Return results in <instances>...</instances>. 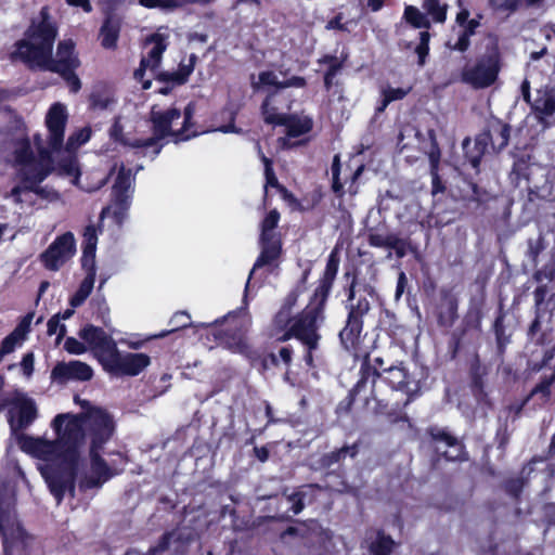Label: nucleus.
Here are the masks:
<instances>
[{"instance_id":"nucleus-1","label":"nucleus","mask_w":555,"mask_h":555,"mask_svg":"<svg viewBox=\"0 0 555 555\" xmlns=\"http://www.w3.org/2000/svg\"><path fill=\"white\" fill-rule=\"evenodd\" d=\"M74 402L81 408L80 413H60L51 421L50 427L55 434L54 441L16 434L17 444L23 452L48 463H57L65 470L66 476L62 481L55 477H48L50 490L57 501L65 491H74V480L79 478L82 454L87 446L91 462L90 470L80 477V487L99 488L114 475L100 456V451L115 431L113 416L106 410L78 396L74 398Z\"/></svg>"},{"instance_id":"nucleus-2","label":"nucleus","mask_w":555,"mask_h":555,"mask_svg":"<svg viewBox=\"0 0 555 555\" xmlns=\"http://www.w3.org/2000/svg\"><path fill=\"white\" fill-rule=\"evenodd\" d=\"M55 37L56 28L49 18L47 10L42 9L39 20L33 22L26 38L16 43V51L13 55L33 67L37 66L51 72L76 68L79 61L75 54L72 40L61 41L55 56L52 55Z\"/></svg>"},{"instance_id":"nucleus-3","label":"nucleus","mask_w":555,"mask_h":555,"mask_svg":"<svg viewBox=\"0 0 555 555\" xmlns=\"http://www.w3.org/2000/svg\"><path fill=\"white\" fill-rule=\"evenodd\" d=\"M193 113L194 107L191 104L185 107L183 115L177 108L158 111L153 107L151 112L153 137L145 140L131 139L127 131L129 121L118 117L111 129V137L124 145L140 149L143 156H150L153 159L163 147L162 140L179 142L192 137L186 133V130Z\"/></svg>"},{"instance_id":"nucleus-4","label":"nucleus","mask_w":555,"mask_h":555,"mask_svg":"<svg viewBox=\"0 0 555 555\" xmlns=\"http://www.w3.org/2000/svg\"><path fill=\"white\" fill-rule=\"evenodd\" d=\"M13 162L18 167V175L22 184L14 186L8 197L15 204L31 206L36 195L43 190L39 186L50 172L51 159L49 153L38 142V156H36L28 139H21L15 142L13 150Z\"/></svg>"},{"instance_id":"nucleus-5","label":"nucleus","mask_w":555,"mask_h":555,"mask_svg":"<svg viewBox=\"0 0 555 555\" xmlns=\"http://www.w3.org/2000/svg\"><path fill=\"white\" fill-rule=\"evenodd\" d=\"M296 299L295 294L288 295L284 305L275 315L274 324L276 327L283 330L289 325L288 331L278 337V339L285 341L291 337H295L300 340L308 348L305 360L308 365H312L313 359L311 351L318 347L320 339L318 327L323 320L322 305L307 306L300 314L292 318V309Z\"/></svg>"},{"instance_id":"nucleus-6","label":"nucleus","mask_w":555,"mask_h":555,"mask_svg":"<svg viewBox=\"0 0 555 555\" xmlns=\"http://www.w3.org/2000/svg\"><path fill=\"white\" fill-rule=\"evenodd\" d=\"M169 38L170 30L162 27L145 39L141 64L134 72V77L142 82L143 89H149L152 83L151 79L157 75L162 55L168 47Z\"/></svg>"},{"instance_id":"nucleus-7","label":"nucleus","mask_w":555,"mask_h":555,"mask_svg":"<svg viewBox=\"0 0 555 555\" xmlns=\"http://www.w3.org/2000/svg\"><path fill=\"white\" fill-rule=\"evenodd\" d=\"M177 524L181 525L182 522ZM196 540H198V533L192 526H178L173 530L165 532L158 542L151 546L145 554L135 548H130L125 555H164L165 553L185 555L191 544Z\"/></svg>"},{"instance_id":"nucleus-8","label":"nucleus","mask_w":555,"mask_h":555,"mask_svg":"<svg viewBox=\"0 0 555 555\" xmlns=\"http://www.w3.org/2000/svg\"><path fill=\"white\" fill-rule=\"evenodd\" d=\"M280 220V214L271 210L261 223V254L256 260L249 278L260 268L268 267L272 270L276 267V261L281 254V241L275 232Z\"/></svg>"},{"instance_id":"nucleus-9","label":"nucleus","mask_w":555,"mask_h":555,"mask_svg":"<svg viewBox=\"0 0 555 555\" xmlns=\"http://www.w3.org/2000/svg\"><path fill=\"white\" fill-rule=\"evenodd\" d=\"M67 106L61 102L53 103L47 111L44 116V126L47 128V147L43 146L42 139L39 134L35 135V145L38 150V142L50 154L61 149L64 142L65 128L68 121ZM51 159V157L49 156Z\"/></svg>"},{"instance_id":"nucleus-10","label":"nucleus","mask_w":555,"mask_h":555,"mask_svg":"<svg viewBox=\"0 0 555 555\" xmlns=\"http://www.w3.org/2000/svg\"><path fill=\"white\" fill-rule=\"evenodd\" d=\"M499 72V56L492 53L480 57L472 65H467L462 72V80L475 89H483L495 82Z\"/></svg>"},{"instance_id":"nucleus-11","label":"nucleus","mask_w":555,"mask_h":555,"mask_svg":"<svg viewBox=\"0 0 555 555\" xmlns=\"http://www.w3.org/2000/svg\"><path fill=\"white\" fill-rule=\"evenodd\" d=\"M9 423L16 436L17 431L30 426L38 417L36 401L27 393L16 390L9 400Z\"/></svg>"},{"instance_id":"nucleus-12","label":"nucleus","mask_w":555,"mask_h":555,"mask_svg":"<svg viewBox=\"0 0 555 555\" xmlns=\"http://www.w3.org/2000/svg\"><path fill=\"white\" fill-rule=\"evenodd\" d=\"M151 364V357L143 352H121L117 347L105 360L104 371L114 375L137 376Z\"/></svg>"},{"instance_id":"nucleus-13","label":"nucleus","mask_w":555,"mask_h":555,"mask_svg":"<svg viewBox=\"0 0 555 555\" xmlns=\"http://www.w3.org/2000/svg\"><path fill=\"white\" fill-rule=\"evenodd\" d=\"M75 237L70 232L57 236L40 255L44 268L50 271H59L75 254Z\"/></svg>"},{"instance_id":"nucleus-14","label":"nucleus","mask_w":555,"mask_h":555,"mask_svg":"<svg viewBox=\"0 0 555 555\" xmlns=\"http://www.w3.org/2000/svg\"><path fill=\"white\" fill-rule=\"evenodd\" d=\"M23 522H0L4 555H30L31 535L22 526Z\"/></svg>"},{"instance_id":"nucleus-15","label":"nucleus","mask_w":555,"mask_h":555,"mask_svg":"<svg viewBox=\"0 0 555 555\" xmlns=\"http://www.w3.org/2000/svg\"><path fill=\"white\" fill-rule=\"evenodd\" d=\"M57 169L60 175L68 177L73 184L77 185L78 188L86 192L98 191L107 181L106 175L101 172H93L91 175H87L83 178V180H80V170L77 159L72 155L61 160Z\"/></svg>"},{"instance_id":"nucleus-16","label":"nucleus","mask_w":555,"mask_h":555,"mask_svg":"<svg viewBox=\"0 0 555 555\" xmlns=\"http://www.w3.org/2000/svg\"><path fill=\"white\" fill-rule=\"evenodd\" d=\"M79 336L95 352L102 366L117 346L116 341L104 330L93 325L83 327Z\"/></svg>"},{"instance_id":"nucleus-17","label":"nucleus","mask_w":555,"mask_h":555,"mask_svg":"<svg viewBox=\"0 0 555 555\" xmlns=\"http://www.w3.org/2000/svg\"><path fill=\"white\" fill-rule=\"evenodd\" d=\"M93 375L90 365L81 361H70L57 363L52 370L51 377L59 383H65L70 379L89 380Z\"/></svg>"},{"instance_id":"nucleus-18","label":"nucleus","mask_w":555,"mask_h":555,"mask_svg":"<svg viewBox=\"0 0 555 555\" xmlns=\"http://www.w3.org/2000/svg\"><path fill=\"white\" fill-rule=\"evenodd\" d=\"M385 380L392 389L402 391L408 396L406 402L418 390L417 383L412 379L403 366H391L385 371Z\"/></svg>"},{"instance_id":"nucleus-19","label":"nucleus","mask_w":555,"mask_h":555,"mask_svg":"<svg viewBox=\"0 0 555 555\" xmlns=\"http://www.w3.org/2000/svg\"><path fill=\"white\" fill-rule=\"evenodd\" d=\"M431 437L438 443L436 449L442 453L447 460L457 461L463 459V446L455 438L442 429H431Z\"/></svg>"},{"instance_id":"nucleus-20","label":"nucleus","mask_w":555,"mask_h":555,"mask_svg":"<svg viewBox=\"0 0 555 555\" xmlns=\"http://www.w3.org/2000/svg\"><path fill=\"white\" fill-rule=\"evenodd\" d=\"M33 319V313L26 314L20 321L14 331L2 340L0 347V358L13 352L16 347L23 344V341L26 339L27 334L30 331Z\"/></svg>"},{"instance_id":"nucleus-21","label":"nucleus","mask_w":555,"mask_h":555,"mask_svg":"<svg viewBox=\"0 0 555 555\" xmlns=\"http://www.w3.org/2000/svg\"><path fill=\"white\" fill-rule=\"evenodd\" d=\"M511 128L508 125L496 120L490 125L487 133L480 135L476 142L477 144L487 145L488 141L491 143L493 150L501 151L504 149L509 140Z\"/></svg>"},{"instance_id":"nucleus-22","label":"nucleus","mask_w":555,"mask_h":555,"mask_svg":"<svg viewBox=\"0 0 555 555\" xmlns=\"http://www.w3.org/2000/svg\"><path fill=\"white\" fill-rule=\"evenodd\" d=\"M286 128V137L279 140L282 147H291L294 144L292 139L309 132L312 128V121L308 117L285 116V122L281 124Z\"/></svg>"},{"instance_id":"nucleus-23","label":"nucleus","mask_w":555,"mask_h":555,"mask_svg":"<svg viewBox=\"0 0 555 555\" xmlns=\"http://www.w3.org/2000/svg\"><path fill=\"white\" fill-rule=\"evenodd\" d=\"M130 204V195L113 196V202L102 210L101 218H113L117 224H120L127 217Z\"/></svg>"},{"instance_id":"nucleus-24","label":"nucleus","mask_w":555,"mask_h":555,"mask_svg":"<svg viewBox=\"0 0 555 555\" xmlns=\"http://www.w3.org/2000/svg\"><path fill=\"white\" fill-rule=\"evenodd\" d=\"M86 268L88 269V273L86 278L81 281L77 292L72 296L69 300V304L73 308L81 306L85 302V300L89 297L94 286L95 268L94 266H88Z\"/></svg>"},{"instance_id":"nucleus-25","label":"nucleus","mask_w":555,"mask_h":555,"mask_svg":"<svg viewBox=\"0 0 555 555\" xmlns=\"http://www.w3.org/2000/svg\"><path fill=\"white\" fill-rule=\"evenodd\" d=\"M133 182L134 178L132 177L131 170L126 169L121 164L113 184V196L130 195V198H132Z\"/></svg>"},{"instance_id":"nucleus-26","label":"nucleus","mask_w":555,"mask_h":555,"mask_svg":"<svg viewBox=\"0 0 555 555\" xmlns=\"http://www.w3.org/2000/svg\"><path fill=\"white\" fill-rule=\"evenodd\" d=\"M98 243V234L96 229L93 225H89L86 228L83 233V255H82V266L88 267L94 266L95 250Z\"/></svg>"},{"instance_id":"nucleus-27","label":"nucleus","mask_w":555,"mask_h":555,"mask_svg":"<svg viewBox=\"0 0 555 555\" xmlns=\"http://www.w3.org/2000/svg\"><path fill=\"white\" fill-rule=\"evenodd\" d=\"M397 546L395 540L384 532L378 530L375 539L369 545L371 555H391Z\"/></svg>"},{"instance_id":"nucleus-28","label":"nucleus","mask_w":555,"mask_h":555,"mask_svg":"<svg viewBox=\"0 0 555 555\" xmlns=\"http://www.w3.org/2000/svg\"><path fill=\"white\" fill-rule=\"evenodd\" d=\"M533 109L541 121H544L547 117H552L555 114V92L545 91L540 94L534 101Z\"/></svg>"},{"instance_id":"nucleus-29","label":"nucleus","mask_w":555,"mask_h":555,"mask_svg":"<svg viewBox=\"0 0 555 555\" xmlns=\"http://www.w3.org/2000/svg\"><path fill=\"white\" fill-rule=\"evenodd\" d=\"M251 87L255 91L267 90L269 88L281 89L282 81L272 70L260 72L257 76H251Z\"/></svg>"},{"instance_id":"nucleus-30","label":"nucleus","mask_w":555,"mask_h":555,"mask_svg":"<svg viewBox=\"0 0 555 555\" xmlns=\"http://www.w3.org/2000/svg\"><path fill=\"white\" fill-rule=\"evenodd\" d=\"M411 88H393L390 86L384 87L380 90L382 100L379 105L376 107L377 113H382L386 107L393 101L402 100L409 94Z\"/></svg>"},{"instance_id":"nucleus-31","label":"nucleus","mask_w":555,"mask_h":555,"mask_svg":"<svg viewBox=\"0 0 555 555\" xmlns=\"http://www.w3.org/2000/svg\"><path fill=\"white\" fill-rule=\"evenodd\" d=\"M119 34V25L117 22L113 21L112 18H107L100 33L101 38V44L106 48L111 49L116 46L117 39Z\"/></svg>"},{"instance_id":"nucleus-32","label":"nucleus","mask_w":555,"mask_h":555,"mask_svg":"<svg viewBox=\"0 0 555 555\" xmlns=\"http://www.w3.org/2000/svg\"><path fill=\"white\" fill-rule=\"evenodd\" d=\"M222 344L232 352L249 356V346L243 334H235L222 338Z\"/></svg>"},{"instance_id":"nucleus-33","label":"nucleus","mask_w":555,"mask_h":555,"mask_svg":"<svg viewBox=\"0 0 555 555\" xmlns=\"http://www.w3.org/2000/svg\"><path fill=\"white\" fill-rule=\"evenodd\" d=\"M423 9L435 22L443 23L446 21L447 4L441 3L439 0H425Z\"/></svg>"},{"instance_id":"nucleus-34","label":"nucleus","mask_w":555,"mask_h":555,"mask_svg":"<svg viewBox=\"0 0 555 555\" xmlns=\"http://www.w3.org/2000/svg\"><path fill=\"white\" fill-rule=\"evenodd\" d=\"M214 0H140V4L146 8H173L186 3L207 4Z\"/></svg>"},{"instance_id":"nucleus-35","label":"nucleus","mask_w":555,"mask_h":555,"mask_svg":"<svg viewBox=\"0 0 555 555\" xmlns=\"http://www.w3.org/2000/svg\"><path fill=\"white\" fill-rule=\"evenodd\" d=\"M405 20L416 28H427L429 22L427 17L415 7L408 5L404 10Z\"/></svg>"},{"instance_id":"nucleus-36","label":"nucleus","mask_w":555,"mask_h":555,"mask_svg":"<svg viewBox=\"0 0 555 555\" xmlns=\"http://www.w3.org/2000/svg\"><path fill=\"white\" fill-rule=\"evenodd\" d=\"M91 131L89 128H82L70 134L66 142V150L73 152L89 141Z\"/></svg>"},{"instance_id":"nucleus-37","label":"nucleus","mask_w":555,"mask_h":555,"mask_svg":"<svg viewBox=\"0 0 555 555\" xmlns=\"http://www.w3.org/2000/svg\"><path fill=\"white\" fill-rule=\"evenodd\" d=\"M262 115L267 124L281 125L285 122V115L279 114L276 109L271 106L270 98H268L262 104Z\"/></svg>"},{"instance_id":"nucleus-38","label":"nucleus","mask_w":555,"mask_h":555,"mask_svg":"<svg viewBox=\"0 0 555 555\" xmlns=\"http://www.w3.org/2000/svg\"><path fill=\"white\" fill-rule=\"evenodd\" d=\"M167 335H169V332H160L159 334L150 335L144 338H139L138 336H131L129 338H122L120 340V343L126 345L130 349L138 350V349L142 348L146 341H150V340L156 339V338H164Z\"/></svg>"},{"instance_id":"nucleus-39","label":"nucleus","mask_w":555,"mask_h":555,"mask_svg":"<svg viewBox=\"0 0 555 555\" xmlns=\"http://www.w3.org/2000/svg\"><path fill=\"white\" fill-rule=\"evenodd\" d=\"M195 61L196 56L194 54H192L188 61H183L180 64L178 72L175 74V80L179 83H183L194 70Z\"/></svg>"},{"instance_id":"nucleus-40","label":"nucleus","mask_w":555,"mask_h":555,"mask_svg":"<svg viewBox=\"0 0 555 555\" xmlns=\"http://www.w3.org/2000/svg\"><path fill=\"white\" fill-rule=\"evenodd\" d=\"M338 267H339V258L337 256V251L333 250L330 254L328 259H327V263H326V268H325V272H324V279L328 282H332L337 274Z\"/></svg>"},{"instance_id":"nucleus-41","label":"nucleus","mask_w":555,"mask_h":555,"mask_svg":"<svg viewBox=\"0 0 555 555\" xmlns=\"http://www.w3.org/2000/svg\"><path fill=\"white\" fill-rule=\"evenodd\" d=\"M369 243L374 247H387L396 246V236L395 235H383V234H371L369 237Z\"/></svg>"},{"instance_id":"nucleus-42","label":"nucleus","mask_w":555,"mask_h":555,"mask_svg":"<svg viewBox=\"0 0 555 555\" xmlns=\"http://www.w3.org/2000/svg\"><path fill=\"white\" fill-rule=\"evenodd\" d=\"M258 153L261 157V160L264 165V175H266V188L268 186H276L278 185V179L274 175L273 168H272V162L262 154L260 147H258Z\"/></svg>"},{"instance_id":"nucleus-43","label":"nucleus","mask_w":555,"mask_h":555,"mask_svg":"<svg viewBox=\"0 0 555 555\" xmlns=\"http://www.w3.org/2000/svg\"><path fill=\"white\" fill-rule=\"evenodd\" d=\"M48 334L50 336L56 335L57 341L65 335V325L60 322V315L56 314L48 321Z\"/></svg>"},{"instance_id":"nucleus-44","label":"nucleus","mask_w":555,"mask_h":555,"mask_svg":"<svg viewBox=\"0 0 555 555\" xmlns=\"http://www.w3.org/2000/svg\"><path fill=\"white\" fill-rule=\"evenodd\" d=\"M170 324L172 325V328L168 331L169 334L179 328H183L191 325L189 313H186L185 311L175 313L170 320Z\"/></svg>"},{"instance_id":"nucleus-45","label":"nucleus","mask_w":555,"mask_h":555,"mask_svg":"<svg viewBox=\"0 0 555 555\" xmlns=\"http://www.w3.org/2000/svg\"><path fill=\"white\" fill-rule=\"evenodd\" d=\"M64 348L69 352L74 354H81L87 351V347L85 343L79 341L78 339L74 337H68L65 340Z\"/></svg>"},{"instance_id":"nucleus-46","label":"nucleus","mask_w":555,"mask_h":555,"mask_svg":"<svg viewBox=\"0 0 555 555\" xmlns=\"http://www.w3.org/2000/svg\"><path fill=\"white\" fill-rule=\"evenodd\" d=\"M63 76V78L66 80L68 88L72 92H77L80 87L81 82L79 78L73 73V69H65L64 72H57Z\"/></svg>"},{"instance_id":"nucleus-47","label":"nucleus","mask_w":555,"mask_h":555,"mask_svg":"<svg viewBox=\"0 0 555 555\" xmlns=\"http://www.w3.org/2000/svg\"><path fill=\"white\" fill-rule=\"evenodd\" d=\"M421 36V42L416 48V53L420 57V64L423 65L426 55L428 54V42H429V34L427 31H422L420 34Z\"/></svg>"},{"instance_id":"nucleus-48","label":"nucleus","mask_w":555,"mask_h":555,"mask_svg":"<svg viewBox=\"0 0 555 555\" xmlns=\"http://www.w3.org/2000/svg\"><path fill=\"white\" fill-rule=\"evenodd\" d=\"M306 494V492H297L287 498V502L291 504V508L293 513L296 515L302 511L304 503L302 498Z\"/></svg>"},{"instance_id":"nucleus-49","label":"nucleus","mask_w":555,"mask_h":555,"mask_svg":"<svg viewBox=\"0 0 555 555\" xmlns=\"http://www.w3.org/2000/svg\"><path fill=\"white\" fill-rule=\"evenodd\" d=\"M34 363H35V358L31 352L26 353L21 361V367H22L23 374L27 378H29L33 375Z\"/></svg>"},{"instance_id":"nucleus-50","label":"nucleus","mask_w":555,"mask_h":555,"mask_svg":"<svg viewBox=\"0 0 555 555\" xmlns=\"http://www.w3.org/2000/svg\"><path fill=\"white\" fill-rule=\"evenodd\" d=\"M469 34L467 30H461L457 42L453 46L455 50L465 51L469 46Z\"/></svg>"},{"instance_id":"nucleus-51","label":"nucleus","mask_w":555,"mask_h":555,"mask_svg":"<svg viewBox=\"0 0 555 555\" xmlns=\"http://www.w3.org/2000/svg\"><path fill=\"white\" fill-rule=\"evenodd\" d=\"M306 85V80L302 77L294 76L285 81H282L281 89L284 88H302Z\"/></svg>"},{"instance_id":"nucleus-52","label":"nucleus","mask_w":555,"mask_h":555,"mask_svg":"<svg viewBox=\"0 0 555 555\" xmlns=\"http://www.w3.org/2000/svg\"><path fill=\"white\" fill-rule=\"evenodd\" d=\"M297 527H288L282 534L281 539H285L288 535H297L299 532H305L308 529V522H297Z\"/></svg>"},{"instance_id":"nucleus-53","label":"nucleus","mask_w":555,"mask_h":555,"mask_svg":"<svg viewBox=\"0 0 555 555\" xmlns=\"http://www.w3.org/2000/svg\"><path fill=\"white\" fill-rule=\"evenodd\" d=\"M553 383V378L541 383L539 386L534 388L532 395H541L543 398H547L550 395V388Z\"/></svg>"},{"instance_id":"nucleus-54","label":"nucleus","mask_w":555,"mask_h":555,"mask_svg":"<svg viewBox=\"0 0 555 555\" xmlns=\"http://www.w3.org/2000/svg\"><path fill=\"white\" fill-rule=\"evenodd\" d=\"M347 453L350 454V456H354L357 453L356 447H345L338 450L337 452H334L332 454V462H338L341 457H344Z\"/></svg>"},{"instance_id":"nucleus-55","label":"nucleus","mask_w":555,"mask_h":555,"mask_svg":"<svg viewBox=\"0 0 555 555\" xmlns=\"http://www.w3.org/2000/svg\"><path fill=\"white\" fill-rule=\"evenodd\" d=\"M66 2L72 7L81 8L87 13L92 11V5L89 0H66Z\"/></svg>"},{"instance_id":"nucleus-56","label":"nucleus","mask_w":555,"mask_h":555,"mask_svg":"<svg viewBox=\"0 0 555 555\" xmlns=\"http://www.w3.org/2000/svg\"><path fill=\"white\" fill-rule=\"evenodd\" d=\"M406 284V276L404 272H400L398 278V284L396 289V298L399 299L403 293L404 286Z\"/></svg>"},{"instance_id":"nucleus-57","label":"nucleus","mask_w":555,"mask_h":555,"mask_svg":"<svg viewBox=\"0 0 555 555\" xmlns=\"http://www.w3.org/2000/svg\"><path fill=\"white\" fill-rule=\"evenodd\" d=\"M326 29H328V30H332V29L344 30L345 27H344V24L341 23V16L338 15V16L334 17L333 20H331L326 24Z\"/></svg>"},{"instance_id":"nucleus-58","label":"nucleus","mask_w":555,"mask_h":555,"mask_svg":"<svg viewBox=\"0 0 555 555\" xmlns=\"http://www.w3.org/2000/svg\"><path fill=\"white\" fill-rule=\"evenodd\" d=\"M369 311V302L366 300L359 301L357 308L351 310L352 317L362 315L363 313Z\"/></svg>"},{"instance_id":"nucleus-59","label":"nucleus","mask_w":555,"mask_h":555,"mask_svg":"<svg viewBox=\"0 0 555 555\" xmlns=\"http://www.w3.org/2000/svg\"><path fill=\"white\" fill-rule=\"evenodd\" d=\"M390 248L396 250V254L398 257H403L405 255V244L397 236H396V246H390Z\"/></svg>"},{"instance_id":"nucleus-60","label":"nucleus","mask_w":555,"mask_h":555,"mask_svg":"<svg viewBox=\"0 0 555 555\" xmlns=\"http://www.w3.org/2000/svg\"><path fill=\"white\" fill-rule=\"evenodd\" d=\"M521 93L525 101H530V82L525 79L521 83Z\"/></svg>"},{"instance_id":"nucleus-61","label":"nucleus","mask_w":555,"mask_h":555,"mask_svg":"<svg viewBox=\"0 0 555 555\" xmlns=\"http://www.w3.org/2000/svg\"><path fill=\"white\" fill-rule=\"evenodd\" d=\"M367 7L373 12H377L384 7V0H367Z\"/></svg>"},{"instance_id":"nucleus-62","label":"nucleus","mask_w":555,"mask_h":555,"mask_svg":"<svg viewBox=\"0 0 555 555\" xmlns=\"http://www.w3.org/2000/svg\"><path fill=\"white\" fill-rule=\"evenodd\" d=\"M467 24L463 26L462 30H467V34L473 35L475 28L478 27L479 23L476 20H470L466 22Z\"/></svg>"},{"instance_id":"nucleus-63","label":"nucleus","mask_w":555,"mask_h":555,"mask_svg":"<svg viewBox=\"0 0 555 555\" xmlns=\"http://www.w3.org/2000/svg\"><path fill=\"white\" fill-rule=\"evenodd\" d=\"M339 170H340L339 156L335 155V157L333 159V164H332V175H333V178H336V177L339 176Z\"/></svg>"},{"instance_id":"nucleus-64","label":"nucleus","mask_w":555,"mask_h":555,"mask_svg":"<svg viewBox=\"0 0 555 555\" xmlns=\"http://www.w3.org/2000/svg\"><path fill=\"white\" fill-rule=\"evenodd\" d=\"M468 16H469V13H468L466 10L461 11V12L456 15V22H457V24H459L461 27H463V26L465 25V23L467 22Z\"/></svg>"}]
</instances>
